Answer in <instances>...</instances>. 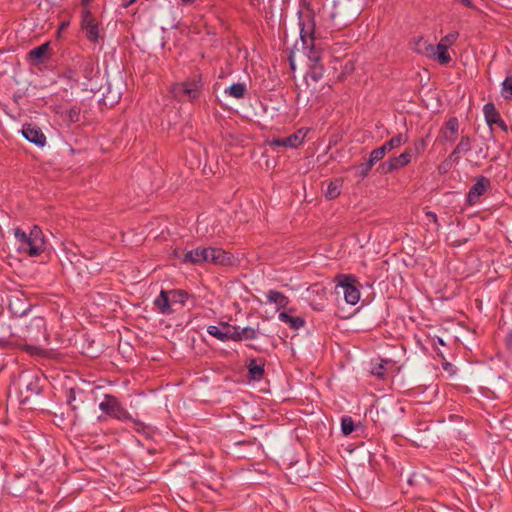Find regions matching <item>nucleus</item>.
I'll return each mask as SVG.
<instances>
[{
    "label": "nucleus",
    "mask_w": 512,
    "mask_h": 512,
    "mask_svg": "<svg viewBox=\"0 0 512 512\" xmlns=\"http://www.w3.org/2000/svg\"><path fill=\"white\" fill-rule=\"evenodd\" d=\"M458 38V32H452L443 37L439 43L444 44L446 47L452 46Z\"/></svg>",
    "instance_id": "2f4dec72"
},
{
    "label": "nucleus",
    "mask_w": 512,
    "mask_h": 512,
    "mask_svg": "<svg viewBox=\"0 0 512 512\" xmlns=\"http://www.w3.org/2000/svg\"><path fill=\"white\" fill-rule=\"evenodd\" d=\"M356 426L353 419L350 416H344L341 419V431L344 435H350Z\"/></svg>",
    "instance_id": "cd10ccee"
},
{
    "label": "nucleus",
    "mask_w": 512,
    "mask_h": 512,
    "mask_svg": "<svg viewBox=\"0 0 512 512\" xmlns=\"http://www.w3.org/2000/svg\"><path fill=\"white\" fill-rule=\"evenodd\" d=\"M353 278L350 276H343L340 280L338 287L342 289L345 301L350 305H355L360 299V291L352 283Z\"/></svg>",
    "instance_id": "9d476101"
},
{
    "label": "nucleus",
    "mask_w": 512,
    "mask_h": 512,
    "mask_svg": "<svg viewBox=\"0 0 512 512\" xmlns=\"http://www.w3.org/2000/svg\"><path fill=\"white\" fill-rule=\"evenodd\" d=\"M279 321L288 325L291 329L298 330L305 325V320L299 316H292L286 311H281L278 314Z\"/></svg>",
    "instance_id": "2eb2a0df"
},
{
    "label": "nucleus",
    "mask_w": 512,
    "mask_h": 512,
    "mask_svg": "<svg viewBox=\"0 0 512 512\" xmlns=\"http://www.w3.org/2000/svg\"><path fill=\"white\" fill-rule=\"evenodd\" d=\"M439 344H444V342L442 341V339H439Z\"/></svg>",
    "instance_id": "c03bdc74"
},
{
    "label": "nucleus",
    "mask_w": 512,
    "mask_h": 512,
    "mask_svg": "<svg viewBox=\"0 0 512 512\" xmlns=\"http://www.w3.org/2000/svg\"><path fill=\"white\" fill-rule=\"evenodd\" d=\"M154 304L161 314L167 315L172 313L169 292L162 290L159 296L155 298Z\"/></svg>",
    "instance_id": "aec40b11"
},
{
    "label": "nucleus",
    "mask_w": 512,
    "mask_h": 512,
    "mask_svg": "<svg viewBox=\"0 0 512 512\" xmlns=\"http://www.w3.org/2000/svg\"><path fill=\"white\" fill-rule=\"evenodd\" d=\"M305 137H306V132H304L302 129H300L288 137L273 138L268 141V144L272 147L277 146V147H286V148H297L303 143Z\"/></svg>",
    "instance_id": "1a4fd4ad"
},
{
    "label": "nucleus",
    "mask_w": 512,
    "mask_h": 512,
    "mask_svg": "<svg viewBox=\"0 0 512 512\" xmlns=\"http://www.w3.org/2000/svg\"><path fill=\"white\" fill-rule=\"evenodd\" d=\"M26 350L30 353V354H38L40 349L38 347H35V346H27L26 347Z\"/></svg>",
    "instance_id": "e433bc0d"
},
{
    "label": "nucleus",
    "mask_w": 512,
    "mask_h": 512,
    "mask_svg": "<svg viewBox=\"0 0 512 512\" xmlns=\"http://www.w3.org/2000/svg\"><path fill=\"white\" fill-rule=\"evenodd\" d=\"M471 149V140L469 136L465 135L462 136L459 143L457 144L456 148L453 150V152L449 155V160L453 162L459 161V154L466 153Z\"/></svg>",
    "instance_id": "6ab92c4d"
},
{
    "label": "nucleus",
    "mask_w": 512,
    "mask_h": 512,
    "mask_svg": "<svg viewBox=\"0 0 512 512\" xmlns=\"http://www.w3.org/2000/svg\"><path fill=\"white\" fill-rule=\"evenodd\" d=\"M266 299L268 303L274 304L276 306V310L279 311V313L284 310L290 303L289 298L277 290H269L266 293Z\"/></svg>",
    "instance_id": "ddd939ff"
},
{
    "label": "nucleus",
    "mask_w": 512,
    "mask_h": 512,
    "mask_svg": "<svg viewBox=\"0 0 512 512\" xmlns=\"http://www.w3.org/2000/svg\"><path fill=\"white\" fill-rule=\"evenodd\" d=\"M372 167L373 165L370 164L369 161H367L366 163H362L356 167V173L361 177H365L372 169Z\"/></svg>",
    "instance_id": "72a5a7b5"
},
{
    "label": "nucleus",
    "mask_w": 512,
    "mask_h": 512,
    "mask_svg": "<svg viewBox=\"0 0 512 512\" xmlns=\"http://www.w3.org/2000/svg\"><path fill=\"white\" fill-rule=\"evenodd\" d=\"M92 0H81V4L82 6L85 8H87V6L91 3Z\"/></svg>",
    "instance_id": "a19ab883"
},
{
    "label": "nucleus",
    "mask_w": 512,
    "mask_h": 512,
    "mask_svg": "<svg viewBox=\"0 0 512 512\" xmlns=\"http://www.w3.org/2000/svg\"><path fill=\"white\" fill-rule=\"evenodd\" d=\"M490 187V181L484 176L477 178L475 184L470 188L467 195L469 205H475L479 202L480 197Z\"/></svg>",
    "instance_id": "f8f14e48"
},
{
    "label": "nucleus",
    "mask_w": 512,
    "mask_h": 512,
    "mask_svg": "<svg viewBox=\"0 0 512 512\" xmlns=\"http://www.w3.org/2000/svg\"><path fill=\"white\" fill-rule=\"evenodd\" d=\"M169 294L172 295L174 301H178L182 304L185 303L188 298V294L182 290L169 291Z\"/></svg>",
    "instance_id": "473e14b6"
},
{
    "label": "nucleus",
    "mask_w": 512,
    "mask_h": 512,
    "mask_svg": "<svg viewBox=\"0 0 512 512\" xmlns=\"http://www.w3.org/2000/svg\"><path fill=\"white\" fill-rule=\"evenodd\" d=\"M483 113L485 120L489 127L492 129V125L496 124L498 121H500V114L496 110L493 103H487L483 107Z\"/></svg>",
    "instance_id": "4be33fe9"
},
{
    "label": "nucleus",
    "mask_w": 512,
    "mask_h": 512,
    "mask_svg": "<svg viewBox=\"0 0 512 512\" xmlns=\"http://www.w3.org/2000/svg\"><path fill=\"white\" fill-rule=\"evenodd\" d=\"M407 141H408V136L403 133H399V134L393 136L390 140L386 141L382 145V147L384 148L385 152L387 153L393 149L400 147L401 145L405 144Z\"/></svg>",
    "instance_id": "b1692460"
},
{
    "label": "nucleus",
    "mask_w": 512,
    "mask_h": 512,
    "mask_svg": "<svg viewBox=\"0 0 512 512\" xmlns=\"http://www.w3.org/2000/svg\"><path fill=\"white\" fill-rule=\"evenodd\" d=\"M383 367L380 365L378 368H374L373 369V374L379 376V377H382L383 376V371H382Z\"/></svg>",
    "instance_id": "4c0bfd02"
},
{
    "label": "nucleus",
    "mask_w": 512,
    "mask_h": 512,
    "mask_svg": "<svg viewBox=\"0 0 512 512\" xmlns=\"http://www.w3.org/2000/svg\"><path fill=\"white\" fill-rule=\"evenodd\" d=\"M496 125H498L502 130L507 131V125L501 118H500V121H498L496 123Z\"/></svg>",
    "instance_id": "58836bf2"
},
{
    "label": "nucleus",
    "mask_w": 512,
    "mask_h": 512,
    "mask_svg": "<svg viewBox=\"0 0 512 512\" xmlns=\"http://www.w3.org/2000/svg\"><path fill=\"white\" fill-rule=\"evenodd\" d=\"M459 122L458 119L450 118L441 129V136L446 142H454L458 137Z\"/></svg>",
    "instance_id": "4468645a"
},
{
    "label": "nucleus",
    "mask_w": 512,
    "mask_h": 512,
    "mask_svg": "<svg viewBox=\"0 0 512 512\" xmlns=\"http://www.w3.org/2000/svg\"><path fill=\"white\" fill-rule=\"evenodd\" d=\"M82 29L85 31L86 37L91 42H97L99 38L98 22L92 15L90 9L85 8L82 11Z\"/></svg>",
    "instance_id": "423d86ee"
},
{
    "label": "nucleus",
    "mask_w": 512,
    "mask_h": 512,
    "mask_svg": "<svg viewBox=\"0 0 512 512\" xmlns=\"http://www.w3.org/2000/svg\"><path fill=\"white\" fill-rule=\"evenodd\" d=\"M425 147V140L423 138L418 139L417 141H415L413 148H411L413 150V155L420 154L421 152L424 151Z\"/></svg>",
    "instance_id": "f704fd0d"
},
{
    "label": "nucleus",
    "mask_w": 512,
    "mask_h": 512,
    "mask_svg": "<svg viewBox=\"0 0 512 512\" xmlns=\"http://www.w3.org/2000/svg\"><path fill=\"white\" fill-rule=\"evenodd\" d=\"M49 46V43L46 42L42 45L33 48L28 53L29 59L33 61L35 64L41 63L43 59L48 55Z\"/></svg>",
    "instance_id": "412c9836"
},
{
    "label": "nucleus",
    "mask_w": 512,
    "mask_h": 512,
    "mask_svg": "<svg viewBox=\"0 0 512 512\" xmlns=\"http://www.w3.org/2000/svg\"><path fill=\"white\" fill-rule=\"evenodd\" d=\"M202 81L198 76L187 79L186 81L174 83L170 92L174 98L184 101H193L197 99L202 91Z\"/></svg>",
    "instance_id": "f03ea898"
},
{
    "label": "nucleus",
    "mask_w": 512,
    "mask_h": 512,
    "mask_svg": "<svg viewBox=\"0 0 512 512\" xmlns=\"http://www.w3.org/2000/svg\"><path fill=\"white\" fill-rule=\"evenodd\" d=\"M412 49L418 53L429 57L433 54V44L429 43L423 37L414 38L412 41Z\"/></svg>",
    "instance_id": "dca6fc26"
},
{
    "label": "nucleus",
    "mask_w": 512,
    "mask_h": 512,
    "mask_svg": "<svg viewBox=\"0 0 512 512\" xmlns=\"http://www.w3.org/2000/svg\"><path fill=\"white\" fill-rule=\"evenodd\" d=\"M207 333L222 342L234 341V338H237V335L235 334V326L227 322H221L219 325L208 326Z\"/></svg>",
    "instance_id": "0eeeda50"
},
{
    "label": "nucleus",
    "mask_w": 512,
    "mask_h": 512,
    "mask_svg": "<svg viewBox=\"0 0 512 512\" xmlns=\"http://www.w3.org/2000/svg\"><path fill=\"white\" fill-rule=\"evenodd\" d=\"M195 0H181L182 4L183 5H189V4H192L194 3Z\"/></svg>",
    "instance_id": "79ce46f5"
},
{
    "label": "nucleus",
    "mask_w": 512,
    "mask_h": 512,
    "mask_svg": "<svg viewBox=\"0 0 512 512\" xmlns=\"http://www.w3.org/2000/svg\"><path fill=\"white\" fill-rule=\"evenodd\" d=\"M235 334L237 335V338H234V341L236 342L243 339L253 340L257 338L258 330L252 327H245L241 329L240 327L235 326Z\"/></svg>",
    "instance_id": "393cba45"
},
{
    "label": "nucleus",
    "mask_w": 512,
    "mask_h": 512,
    "mask_svg": "<svg viewBox=\"0 0 512 512\" xmlns=\"http://www.w3.org/2000/svg\"><path fill=\"white\" fill-rule=\"evenodd\" d=\"M299 15V26H300V38L305 47H313L314 42V30H315V15H306V20H302V11L298 12Z\"/></svg>",
    "instance_id": "39448f33"
},
{
    "label": "nucleus",
    "mask_w": 512,
    "mask_h": 512,
    "mask_svg": "<svg viewBox=\"0 0 512 512\" xmlns=\"http://www.w3.org/2000/svg\"><path fill=\"white\" fill-rule=\"evenodd\" d=\"M224 93L235 99H243L247 93V87L244 83H234L226 88Z\"/></svg>",
    "instance_id": "5701e85b"
},
{
    "label": "nucleus",
    "mask_w": 512,
    "mask_h": 512,
    "mask_svg": "<svg viewBox=\"0 0 512 512\" xmlns=\"http://www.w3.org/2000/svg\"><path fill=\"white\" fill-rule=\"evenodd\" d=\"M427 216H428L430 219H432L434 222H436V221H437V216H436V214H435V213L429 212V213H427Z\"/></svg>",
    "instance_id": "ea45409f"
},
{
    "label": "nucleus",
    "mask_w": 512,
    "mask_h": 512,
    "mask_svg": "<svg viewBox=\"0 0 512 512\" xmlns=\"http://www.w3.org/2000/svg\"><path fill=\"white\" fill-rule=\"evenodd\" d=\"M206 258L207 260H205V263L221 266L232 265L234 261L233 256L229 252L218 247H208L206 251Z\"/></svg>",
    "instance_id": "6e6552de"
},
{
    "label": "nucleus",
    "mask_w": 512,
    "mask_h": 512,
    "mask_svg": "<svg viewBox=\"0 0 512 512\" xmlns=\"http://www.w3.org/2000/svg\"><path fill=\"white\" fill-rule=\"evenodd\" d=\"M448 47L444 44L438 43L437 46L433 45V54L429 56V58L435 59L441 65H447L451 61V56L448 52Z\"/></svg>",
    "instance_id": "f3484780"
},
{
    "label": "nucleus",
    "mask_w": 512,
    "mask_h": 512,
    "mask_svg": "<svg viewBox=\"0 0 512 512\" xmlns=\"http://www.w3.org/2000/svg\"><path fill=\"white\" fill-rule=\"evenodd\" d=\"M412 157L413 150L411 148H406L400 155L390 157L386 162H384L381 165V170L383 173H390L399 170L406 167L411 162Z\"/></svg>",
    "instance_id": "20e7f679"
},
{
    "label": "nucleus",
    "mask_w": 512,
    "mask_h": 512,
    "mask_svg": "<svg viewBox=\"0 0 512 512\" xmlns=\"http://www.w3.org/2000/svg\"><path fill=\"white\" fill-rule=\"evenodd\" d=\"M13 234L19 252L26 253L31 257H37L44 252L46 241L43 231L38 225H34L28 233L19 227L14 228Z\"/></svg>",
    "instance_id": "f257e3e1"
},
{
    "label": "nucleus",
    "mask_w": 512,
    "mask_h": 512,
    "mask_svg": "<svg viewBox=\"0 0 512 512\" xmlns=\"http://www.w3.org/2000/svg\"><path fill=\"white\" fill-rule=\"evenodd\" d=\"M21 133L26 140L38 147H44L46 145L45 134L34 124H24L21 129Z\"/></svg>",
    "instance_id": "9b49d317"
},
{
    "label": "nucleus",
    "mask_w": 512,
    "mask_h": 512,
    "mask_svg": "<svg viewBox=\"0 0 512 512\" xmlns=\"http://www.w3.org/2000/svg\"><path fill=\"white\" fill-rule=\"evenodd\" d=\"M247 367L250 376L255 380L260 379L264 374V364L262 361L250 359Z\"/></svg>",
    "instance_id": "a878e982"
},
{
    "label": "nucleus",
    "mask_w": 512,
    "mask_h": 512,
    "mask_svg": "<svg viewBox=\"0 0 512 512\" xmlns=\"http://www.w3.org/2000/svg\"><path fill=\"white\" fill-rule=\"evenodd\" d=\"M67 25H68V23H63L61 27H62V28H64V27H66Z\"/></svg>",
    "instance_id": "37998d69"
},
{
    "label": "nucleus",
    "mask_w": 512,
    "mask_h": 512,
    "mask_svg": "<svg viewBox=\"0 0 512 512\" xmlns=\"http://www.w3.org/2000/svg\"><path fill=\"white\" fill-rule=\"evenodd\" d=\"M99 408L107 415L121 421L131 418L129 412L122 406L118 399L112 395H105L104 400L99 404Z\"/></svg>",
    "instance_id": "7ed1b4c3"
},
{
    "label": "nucleus",
    "mask_w": 512,
    "mask_h": 512,
    "mask_svg": "<svg viewBox=\"0 0 512 512\" xmlns=\"http://www.w3.org/2000/svg\"><path fill=\"white\" fill-rule=\"evenodd\" d=\"M452 163H454V162H453V161H451V160H449V158H448L445 162H443V163L439 166V171H440V172H446V171L450 168V166H451V164H452Z\"/></svg>",
    "instance_id": "c9c22d12"
},
{
    "label": "nucleus",
    "mask_w": 512,
    "mask_h": 512,
    "mask_svg": "<svg viewBox=\"0 0 512 512\" xmlns=\"http://www.w3.org/2000/svg\"><path fill=\"white\" fill-rule=\"evenodd\" d=\"M501 94L505 99L512 98V76H508L502 82Z\"/></svg>",
    "instance_id": "c85d7f7f"
},
{
    "label": "nucleus",
    "mask_w": 512,
    "mask_h": 512,
    "mask_svg": "<svg viewBox=\"0 0 512 512\" xmlns=\"http://www.w3.org/2000/svg\"><path fill=\"white\" fill-rule=\"evenodd\" d=\"M299 6L306 11L310 16L316 15V7L313 0H299Z\"/></svg>",
    "instance_id": "7c9ffc66"
},
{
    "label": "nucleus",
    "mask_w": 512,
    "mask_h": 512,
    "mask_svg": "<svg viewBox=\"0 0 512 512\" xmlns=\"http://www.w3.org/2000/svg\"><path fill=\"white\" fill-rule=\"evenodd\" d=\"M342 182L340 180L331 181L327 187L326 197L335 199L341 194Z\"/></svg>",
    "instance_id": "bb28decb"
},
{
    "label": "nucleus",
    "mask_w": 512,
    "mask_h": 512,
    "mask_svg": "<svg viewBox=\"0 0 512 512\" xmlns=\"http://www.w3.org/2000/svg\"><path fill=\"white\" fill-rule=\"evenodd\" d=\"M385 155H386V152H385L384 148L382 146H380L371 151L368 161L370 162V164L374 165L378 161L382 160L385 157Z\"/></svg>",
    "instance_id": "c756f323"
},
{
    "label": "nucleus",
    "mask_w": 512,
    "mask_h": 512,
    "mask_svg": "<svg viewBox=\"0 0 512 512\" xmlns=\"http://www.w3.org/2000/svg\"><path fill=\"white\" fill-rule=\"evenodd\" d=\"M208 247H197L191 251H188L184 256L185 262H190L193 264H201L205 263L206 251Z\"/></svg>",
    "instance_id": "a211bd4d"
}]
</instances>
